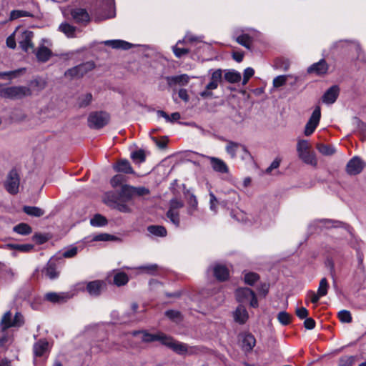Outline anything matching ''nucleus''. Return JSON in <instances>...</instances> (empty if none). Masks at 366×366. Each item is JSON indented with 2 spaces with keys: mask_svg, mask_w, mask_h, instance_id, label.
I'll return each mask as SVG.
<instances>
[{
  "mask_svg": "<svg viewBox=\"0 0 366 366\" xmlns=\"http://www.w3.org/2000/svg\"><path fill=\"white\" fill-rule=\"evenodd\" d=\"M296 149L298 157L304 163L313 167L317 165L316 155L313 152L310 151L311 145L307 140L298 139Z\"/></svg>",
  "mask_w": 366,
  "mask_h": 366,
  "instance_id": "f257e3e1",
  "label": "nucleus"
},
{
  "mask_svg": "<svg viewBox=\"0 0 366 366\" xmlns=\"http://www.w3.org/2000/svg\"><path fill=\"white\" fill-rule=\"evenodd\" d=\"M114 284V272L108 273L104 280H95L86 284V291L91 296L97 297L104 292L109 285Z\"/></svg>",
  "mask_w": 366,
  "mask_h": 366,
  "instance_id": "f03ea898",
  "label": "nucleus"
},
{
  "mask_svg": "<svg viewBox=\"0 0 366 366\" xmlns=\"http://www.w3.org/2000/svg\"><path fill=\"white\" fill-rule=\"evenodd\" d=\"M225 142H227L225 151L231 159L237 158L238 154L243 161H248L252 159V156L245 145L228 139H225Z\"/></svg>",
  "mask_w": 366,
  "mask_h": 366,
  "instance_id": "7ed1b4c3",
  "label": "nucleus"
},
{
  "mask_svg": "<svg viewBox=\"0 0 366 366\" xmlns=\"http://www.w3.org/2000/svg\"><path fill=\"white\" fill-rule=\"evenodd\" d=\"M30 95H31V90L25 86H14L0 89V96L4 98L16 99Z\"/></svg>",
  "mask_w": 366,
  "mask_h": 366,
  "instance_id": "20e7f679",
  "label": "nucleus"
},
{
  "mask_svg": "<svg viewBox=\"0 0 366 366\" xmlns=\"http://www.w3.org/2000/svg\"><path fill=\"white\" fill-rule=\"evenodd\" d=\"M353 49L357 54L361 51L360 44L354 40L340 39L334 41L330 46V50L333 53H345Z\"/></svg>",
  "mask_w": 366,
  "mask_h": 366,
  "instance_id": "39448f33",
  "label": "nucleus"
},
{
  "mask_svg": "<svg viewBox=\"0 0 366 366\" xmlns=\"http://www.w3.org/2000/svg\"><path fill=\"white\" fill-rule=\"evenodd\" d=\"M237 300L240 303L249 302L250 306L256 308L258 307V301L254 292L249 288H239L235 292Z\"/></svg>",
  "mask_w": 366,
  "mask_h": 366,
  "instance_id": "423d86ee",
  "label": "nucleus"
},
{
  "mask_svg": "<svg viewBox=\"0 0 366 366\" xmlns=\"http://www.w3.org/2000/svg\"><path fill=\"white\" fill-rule=\"evenodd\" d=\"M109 121V115L104 112H92L88 117V125L90 128L100 129Z\"/></svg>",
  "mask_w": 366,
  "mask_h": 366,
  "instance_id": "0eeeda50",
  "label": "nucleus"
},
{
  "mask_svg": "<svg viewBox=\"0 0 366 366\" xmlns=\"http://www.w3.org/2000/svg\"><path fill=\"white\" fill-rule=\"evenodd\" d=\"M19 184L20 178L17 171L16 169L11 170L7 174L4 182L6 191L11 194H17L19 192Z\"/></svg>",
  "mask_w": 366,
  "mask_h": 366,
  "instance_id": "6e6552de",
  "label": "nucleus"
},
{
  "mask_svg": "<svg viewBox=\"0 0 366 366\" xmlns=\"http://www.w3.org/2000/svg\"><path fill=\"white\" fill-rule=\"evenodd\" d=\"M366 166V163L358 156L353 157L346 164L345 171L350 176L360 174Z\"/></svg>",
  "mask_w": 366,
  "mask_h": 366,
  "instance_id": "1a4fd4ad",
  "label": "nucleus"
},
{
  "mask_svg": "<svg viewBox=\"0 0 366 366\" xmlns=\"http://www.w3.org/2000/svg\"><path fill=\"white\" fill-rule=\"evenodd\" d=\"M94 68V63L93 61H87L68 69L65 72V76L71 78H80Z\"/></svg>",
  "mask_w": 366,
  "mask_h": 366,
  "instance_id": "9d476101",
  "label": "nucleus"
},
{
  "mask_svg": "<svg viewBox=\"0 0 366 366\" xmlns=\"http://www.w3.org/2000/svg\"><path fill=\"white\" fill-rule=\"evenodd\" d=\"M7 319H11V312L8 311L3 315L0 325L1 329L6 330L11 327H20L24 324L23 315L16 312L12 321H7Z\"/></svg>",
  "mask_w": 366,
  "mask_h": 366,
  "instance_id": "9b49d317",
  "label": "nucleus"
},
{
  "mask_svg": "<svg viewBox=\"0 0 366 366\" xmlns=\"http://www.w3.org/2000/svg\"><path fill=\"white\" fill-rule=\"evenodd\" d=\"M164 345L171 348L174 352L180 355H184L189 353H191L189 349L187 344L177 342L170 336L167 335L166 339L164 340Z\"/></svg>",
  "mask_w": 366,
  "mask_h": 366,
  "instance_id": "f8f14e48",
  "label": "nucleus"
},
{
  "mask_svg": "<svg viewBox=\"0 0 366 366\" xmlns=\"http://www.w3.org/2000/svg\"><path fill=\"white\" fill-rule=\"evenodd\" d=\"M34 34L29 30L17 31V40L20 47L25 51H28L29 49H33L32 39Z\"/></svg>",
  "mask_w": 366,
  "mask_h": 366,
  "instance_id": "ddd939ff",
  "label": "nucleus"
},
{
  "mask_svg": "<svg viewBox=\"0 0 366 366\" xmlns=\"http://www.w3.org/2000/svg\"><path fill=\"white\" fill-rule=\"evenodd\" d=\"M321 117V111L319 107H317L312 113L308 122H307L304 134L305 136H310L317 127Z\"/></svg>",
  "mask_w": 366,
  "mask_h": 366,
  "instance_id": "4468645a",
  "label": "nucleus"
},
{
  "mask_svg": "<svg viewBox=\"0 0 366 366\" xmlns=\"http://www.w3.org/2000/svg\"><path fill=\"white\" fill-rule=\"evenodd\" d=\"M254 30L242 31L241 33L236 31L234 34V39L239 44L247 49H250L254 38Z\"/></svg>",
  "mask_w": 366,
  "mask_h": 366,
  "instance_id": "2eb2a0df",
  "label": "nucleus"
},
{
  "mask_svg": "<svg viewBox=\"0 0 366 366\" xmlns=\"http://www.w3.org/2000/svg\"><path fill=\"white\" fill-rule=\"evenodd\" d=\"M134 336H137L141 335V340L144 342H152L155 341L160 342L162 345L164 343V340L166 339L167 335L162 332H157L155 334L149 333L145 330H137L134 331L132 332Z\"/></svg>",
  "mask_w": 366,
  "mask_h": 366,
  "instance_id": "dca6fc26",
  "label": "nucleus"
},
{
  "mask_svg": "<svg viewBox=\"0 0 366 366\" xmlns=\"http://www.w3.org/2000/svg\"><path fill=\"white\" fill-rule=\"evenodd\" d=\"M329 69V65L327 61L322 59L318 62L314 63L310 65L307 71L308 74H315L316 75H324L325 74Z\"/></svg>",
  "mask_w": 366,
  "mask_h": 366,
  "instance_id": "f3484780",
  "label": "nucleus"
},
{
  "mask_svg": "<svg viewBox=\"0 0 366 366\" xmlns=\"http://www.w3.org/2000/svg\"><path fill=\"white\" fill-rule=\"evenodd\" d=\"M240 199L239 194L233 189L227 192V197L220 201V205L227 209L237 205Z\"/></svg>",
  "mask_w": 366,
  "mask_h": 366,
  "instance_id": "a211bd4d",
  "label": "nucleus"
},
{
  "mask_svg": "<svg viewBox=\"0 0 366 366\" xmlns=\"http://www.w3.org/2000/svg\"><path fill=\"white\" fill-rule=\"evenodd\" d=\"M165 79L168 86L172 87L175 86H186L190 80V76L186 74H183L180 75L168 76H166Z\"/></svg>",
  "mask_w": 366,
  "mask_h": 366,
  "instance_id": "6ab92c4d",
  "label": "nucleus"
},
{
  "mask_svg": "<svg viewBox=\"0 0 366 366\" xmlns=\"http://www.w3.org/2000/svg\"><path fill=\"white\" fill-rule=\"evenodd\" d=\"M71 16L73 20L76 24H87L90 21V17L89 14L85 9H74L71 11Z\"/></svg>",
  "mask_w": 366,
  "mask_h": 366,
  "instance_id": "aec40b11",
  "label": "nucleus"
},
{
  "mask_svg": "<svg viewBox=\"0 0 366 366\" xmlns=\"http://www.w3.org/2000/svg\"><path fill=\"white\" fill-rule=\"evenodd\" d=\"M207 158L209 159L211 167L214 172L221 174L229 172V167L222 159L214 157H208Z\"/></svg>",
  "mask_w": 366,
  "mask_h": 366,
  "instance_id": "412c9836",
  "label": "nucleus"
},
{
  "mask_svg": "<svg viewBox=\"0 0 366 366\" xmlns=\"http://www.w3.org/2000/svg\"><path fill=\"white\" fill-rule=\"evenodd\" d=\"M340 89L338 86L334 85L330 87L322 96V102L327 104H332L335 102L339 96Z\"/></svg>",
  "mask_w": 366,
  "mask_h": 366,
  "instance_id": "4be33fe9",
  "label": "nucleus"
},
{
  "mask_svg": "<svg viewBox=\"0 0 366 366\" xmlns=\"http://www.w3.org/2000/svg\"><path fill=\"white\" fill-rule=\"evenodd\" d=\"M134 187L129 184H122L118 194L119 200L130 202L134 196Z\"/></svg>",
  "mask_w": 366,
  "mask_h": 366,
  "instance_id": "5701e85b",
  "label": "nucleus"
},
{
  "mask_svg": "<svg viewBox=\"0 0 366 366\" xmlns=\"http://www.w3.org/2000/svg\"><path fill=\"white\" fill-rule=\"evenodd\" d=\"M210 269H212L213 274L216 279L219 281H224L229 277V270L224 265L217 264L212 266Z\"/></svg>",
  "mask_w": 366,
  "mask_h": 366,
  "instance_id": "b1692460",
  "label": "nucleus"
},
{
  "mask_svg": "<svg viewBox=\"0 0 366 366\" xmlns=\"http://www.w3.org/2000/svg\"><path fill=\"white\" fill-rule=\"evenodd\" d=\"M71 295L65 292H48L45 295L44 298L46 300L52 303H60L69 299Z\"/></svg>",
  "mask_w": 366,
  "mask_h": 366,
  "instance_id": "393cba45",
  "label": "nucleus"
},
{
  "mask_svg": "<svg viewBox=\"0 0 366 366\" xmlns=\"http://www.w3.org/2000/svg\"><path fill=\"white\" fill-rule=\"evenodd\" d=\"M320 226L325 227V228H337V227H345V229L349 232L351 233L350 227L347 224H344L340 221H334L331 219H320L317 221Z\"/></svg>",
  "mask_w": 366,
  "mask_h": 366,
  "instance_id": "a878e982",
  "label": "nucleus"
},
{
  "mask_svg": "<svg viewBox=\"0 0 366 366\" xmlns=\"http://www.w3.org/2000/svg\"><path fill=\"white\" fill-rule=\"evenodd\" d=\"M233 317L236 322L242 325L248 320L249 315L244 306L239 305L233 312Z\"/></svg>",
  "mask_w": 366,
  "mask_h": 366,
  "instance_id": "bb28decb",
  "label": "nucleus"
},
{
  "mask_svg": "<svg viewBox=\"0 0 366 366\" xmlns=\"http://www.w3.org/2000/svg\"><path fill=\"white\" fill-rule=\"evenodd\" d=\"M42 273L50 280H54L59 277V272L57 271L56 264L53 262L52 259L48 262L46 267L43 269Z\"/></svg>",
  "mask_w": 366,
  "mask_h": 366,
  "instance_id": "cd10ccee",
  "label": "nucleus"
},
{
  "mask_svg": "<svg viewBox=\"0 0 366 366\" xmlns=\"http://www.w3.org/2000/svg\"><path fill=\"white\" fill-rule=\"evenodd\" d=\"M58 30L67 38H74L76 37L77 29L67 22H63L59 26Z\"/></svg>",
  "mask_w": 366,
  "mask_h": 366,
  "instance_id": "c85d7f7f",
  "label": "nucleus"
},
{
  "mask_svg": "<svg viewBox=\"0 0 366 366\" xmlns=\"http://www.w3.org/2000/svg\"><path fill=\"white\" fill-rule=\"evenodd\" d=\"M116 172L124 174H135L130 162L127 159H121L116 162Z\"/></svg>",
  "mask_w": 366,
  "mask_h": 366,
  "instance_id": "c756f323",
  "label": "nucleus"
},
{
  "mask_svg": "<svg viewBox=\"0 0 366 366\" xmlns=\"http://www.w3.org/2000/svg\"><path fill=\"white\" fill-rule=\"evenodd\" d=\"M101 4V10L106 11L107 13L102 14L99 19H104L112 16V9L113 8V0H99Z\"/></svg>",
  "mask_w": 366,
  "mask_h": 366,
  "instance_id": "7c9ffc66",
  "label": "nucleus"
},
{
  "mask_svg": "<svg viewBox=\"0 0 366 366\" xmlns=\"http://www.w3.org/2000/svg\"><path fill=\"white\" fill-rule=\"evenodd\" d=\"M49 350V342L45 340H40L34 345V352L36 356H42Z\"/></svg>",
  "mask_w": 366,
  "mask_h": 366,
  "instance_id": "2f4dec72",
  "label": "nucleus"
},
{
  "mask_svg": "<svg viewBox=\"0 0 366 366\" xmlns=\"http://www.w3.org/2000/svg\"><path fill=\"white\" fill-rule=\"evenodd\" d=\"M51 56V50L44 46H40L36 52V56L38 61L41 62L47 61L50 59Z\"/></svg>",
  "mask_w": 366,
  "mask_h": 366,
  "instance_id": "473e14b6",
  "label": "nucleus"
},
{
  "mask_svg": "<svg viewBox=\"0 0 366 366\" xmlns=\"http://www.w3.org/2000/svg\"><path fill=\"white\" fill-rule=\"evenodd\" d=\"M256 340L251 334H246L242 338V349L245 352L251 351L255 345Z\"/></svg>",
  "mask_w": 366,
  "mask_h": 366,
  "instance_id": "72a5a7b5",
  "label": "nucleus"
},
{
  "mask_svg": "<svg viewBox=\"0 0 366 366\" xmlns=\"http://www.w3.org/2000/svg\"><path fill=\"white\" fill-rule=\"evenodd\" d=\"M90 242H109L114 240V236L107 233H101L87 237Z\"/></svg>",
  "mask_w": 366,
  "mask_h": 366,
  "instance_id": "f704fd0d",
  "label": "nucleus"
},
{
  "mask_svg": "<svg viewBox=\"0 0 366 366\" xmlns=\"http://www.w3.org/2000/svg\"><path fill=\"white\" fill-rule=\"evenodd\" d=\"M224 79L229 83H237L241 80V74L235 70H228L224 74Z\"/></svg>",
  "mask_w": 366,
  "mask_h": 366,
  "instance_id": "c9c22d12",
  "label": "nucleus"
},
{
  "mask_svg": "<svg viewBox=\"0 0 366 366\" xmlns=\"http://www.w3.org/2000/svg\"><path fill=\"white\" fill-rule=\"evenodd\" d=\"M148 232L157 237H165L167 235V229L164 227L160 225H151L147 228Z\"/></svg>",
  "mask_w": 366,
  "mask_h": 366,
  "instance_id": "e433bc0d",
  "label": "nucleus"
},
{
  "mask_svg": "<svg viewBox=\"0 0 366 366\" xmlns=\"http://www.w3.org/2000/svg\"><path fill=\"white\" fill-rule=\"evenodd\" d=\"M107 219L102 214H97L91 219L90 224L93 227H100L107 224Z\"/></svg>",
  "mask_w": 366,
  "mask_h": 366,
  "instance_id": "4c0bfd02",
  "label": "nucleus"
},
{
  "mask_svg": "<svg viewBox=\"0 0 366 366\" xmlns=\"http://www.w3.org/2000/svg\"><path fill=\"white\" fill-rule=\"evenodd\" d=\"M23 211L29 216L37 217H41L44 214V211L37 207L25 206L23 208Z\"/></svg>",
  "mask_w": 366,
  "mask_h": 366,
  "instance_id": "58836bf2",
  "label": "nucleus"
},
{
  "mask_svg": "<svg viewBox=\"0 0 366 366\" xmlns=\"http://www.w3.org/2000/svg\"><path fill=\"white\" fill-rule=\"evenodd\" d=\"M129 281L128 275L122 271L116 270L115 284L116 286L120 287L125 285Z\"/></svg>",
  "mask_w": 366,
  "mask_h": 366,
  "instance_id": "ea45409f",
  "label": "nucleus"
},
{
  "mask_svg": "<svg viewBox=\"0 0 366 366\" xmlns=\"http://www.w3.org/2000/svg\"><path fill=\"white\" fill-rule=\"evenodd\" d=\"M14 231L21 235H27L31 233L32 229L29 224L21 223L14 227Z\"/></svg>",
  "mask_w": 366,
  "mask_h": 366,
  "instance_id": "a19ab883",
  "label": "nucleus"
},
{
  "mask_svg": "<svg viewBox=\"0 0 366 366\" xmlns=\"http://www.w3.org/2000/svg\"><path fill=\"white\" fill-rule=\"evenodd\" d=\"M7 247L13 249L18 250L21 252H28L33 249L34 246L31 244H8L6 245Z\"/></svg>",
  "mask_w": 366,
  "mask_h": 366,
  "instance_id": "79ce46f5",
  "label": "nucleus"
},
{
  "mask_svg": "<svg viewBox=\"0 0 366 366\" xmlns=\"http://www.w3.org/2000/svg\"><path fill=\"white\" fill-rule=\"evenodd\" d=\"M165 316L169 320L175 322H179L182 320V315L181 312L175 310H169L165 312Z\"/></svg>",
  "mask_w": 366,
  "mask_h": 366,
  "instance_id": "37998d69",
  "label": "nucleus"
},
{
  "mask_svg": "<svg viewBox=\"0 0 366 366\" xmlns=\"http://www.w3.org/2000/svg\"><path fill=\"white\" fill-rule=\"evenodd\" d=\"M0 332V347H5L12 342L11 336L5 330Z\"/></svg>",
  "mask_w": 366,
  "mask_h": 366,
  "instance_id": "c03bdc74",
  "label": "nucleus"
},
{
  "mask_svg": "<svg viewBox=\"0 0 366 366\" xmlns=\"http://www.w3.org/2000/svg\"><path fill=\"white\" fill-rule=\"evenodd\" d=\"M31 13L24 10H12L10 13L9 20L13 21L21 17H31Z\"/></svg>",
  "mask_w": 366,
  "mask_h": 366,
  "instance_id": "a18cd8bd",
  "label": "nucleus"
},
{
  "mask_svg": "<svg viewBox=\"0 0 366 366\" xmlns=\"http://www.w3.org/2000/svg\"><path fill=\"white\" fill-rule=\"evenodd\" d=\"M317 150L323 155H332L335 152V149L333 147L328 144H317Z\"/></svg>",
  "mask_w": 366,
  "mask_h": 366,
  "instance_id": "49530a36",
  "label": "nucleus"
},
{
  "mask_svg": "<svg viewBox=\"0 0 366 366\" xmlns=\"http://www.w3.org/2000/svg\"><path fill=\"white\" fill-rule=\"evenodd\" d=\"M167 217L169 222H172L175 227H178L180 223L179 214L177 211L168 210L167 212Z\"/></svg>",
  "mask_w": 366,
  "mask_h": 366,
  "instance_id": "de8ad7c7",
  "label": "nucleus"
},
{
  "mask_svg": "<svg viewBox=\"0 0 366 366\" xmlns=\"http://www.w3.org/2000/svg\"><path fill=\"white\" fill-rule=\"evenodd\" d=\"M289 77H292V75H280L274 78L272 84L274 88H279L286 84Z\"/></svg>",
  "mask_w": 366,
  "mask_h": 366,
  "instance_id": "09e8293b",
  "label": "nucleus"
},
{
  "mask_svg": "<svg viewBox=\"0 0 366 366\" xmlns=\"http://www.w3.org/2000/svg\"><path fill=\"white\" fill-rule=\"evenodd\" d=\"M209 209L214 213H217V207L219 204L220 202L217 199L216 196L212 192H209Z\"/></svg>",
  "mask_w": 366,
  "mask_h": 366,
  "instance_id": "8fccbe9b",
  "label": "nucleus"
},
{
  "mask_svg": "<svg viewBox=\"0 0 366 366\" xmlns=\"http://www.w3.org/2000/svg\"><path fill=\"white\" fill-rule=\"evenodd\" d=\"M131 158L134 160V162L140 164L145 161V154L144 152L142 149L137 150L131 154Z\"/></svg>",
  "mask_w": 366,
  "mask_h": 366,
  "instance_id": "3c124183",
  "label": "nucleus"
},
{
  "mask_svg": "<svg viewBox=\"0 0 366 366\" xmlns=\"http://www.w3.org/2000/svg\"><path fill=\"white\" fill-rule=\"evenodd\" d=\"M328 287H329V285H328L327 280L325 277H324L320 282L318 290H317V292L321 297H324L327 294Z\"/></svg>",
  "mask_w": 366,
  "mask_h": 366,
  "instance_id": "603ef678",
  "label": "nucleus"
},
{
  "mask_svg": "<svg viewBox=\"0 0 366 366\" xmlns=\"http://www.w3.org/2000/svg\"><path fill=\"white\" fill-rule=\"evenodd\" d=\"M138 46V44H133L124 40L116 39V49L128 50Z\"/></svg>",
  "mask_w": 366,
  "mask_h": 366,
  "instance_id": "864d4df0",
  "label": "nucleus"
},
{
  "mask_svg": "<svg viewBox=\"0 0 366 366\" xmlns=\"http://www.w3.org/2000/svg\"><path fill=\"white\" fill-rule=\"evenodd\" d=\"M78 252V247L76 246H71L66 248L61 253V257L64 258H71L76 255Z\"/></svg>",
  "mask_w": 366,
  "mask_h": 366,
  "instance_id": "5fc2aeb1",
  "label": "nucleus"
},
{
  "mask_svg": "<svg viewBox=\"0 0 366 366\" xmlns=\"http://www.w3.org/2000/svg\"><path fill=\"white\" fill-rule=\"evenodd\" d=\"M277 320L282 325H287L291 320V316L285 311L280 312L277 315Z\"/></svg>",
  "mask_w": 366,
  "mask_h": 366,
  "instance_id": "6e6d98bb",
  "label": "nucleus"
},
{
  "mask_svg": "<svg viewBox=\"0 0 366 366\" xmlns=\"http://www.w3.org/2000/svg\"><path fill=\"white\" fill-rule=\"evenodd\" d=\"M338 318L340 322L350 323L352 322V316L348 310H342L338 312Z\"/></svg>",
  "mask_w": 366,
  "mask_h": 366,
  "instance_id": "4d7b16f0",
  "label": "nucleus"
},
{
  "mask_svg": "<svg viewBox=\"0 0 366 366\" xmlns=\"http://www.w3.org/2000/svg\"><path fill=\"white\" fill-rule=\"evenodd\" d=\"M139 269L147 274H154L158 269V265L157 264H144L139 267Z\"/></svg>",
  "mask_w": 366,
  "mask_h": 366,
  "instance_id": "13d9d810",
  "label": "nucleus"
},
{
  "mask_svg": "<svg viewBox=\"0 0 366 366\" xmlns=\"http://www.w3.org/2000/svg\"><path fill=\"white\" fill-rule=\"evenodd\" d=\"M24 71H25V69L21 68V69L14 70V71L0 72V78L3 79L6 76H8L9 78L12 79V78L17 76L20 74H22Z\"/></svg>",
  "mask_w": 366,
  "mask_h": 366,
  "instance_id": "bf43d9fd",
  "label": "nucleus"
},
{
  "mask_svg": "<svg viewBox=\"0 0 366 366\" xmlns=\"http://www.w3.org/2000/svg\"><path fill=\"white\" fill-rule=\"evenodd\" d=\"M184 204L183 202L177 198L172 199L169 202V210L177 211L183 207Z\"/></svg>",
  "mask_w": 366,
  "mask_h": 366,
  "instance_id": "052dcab7",
  "label": "nucleus"
},
{
  "mask_svg": "<svg viewBox=\"0 0 366 366\" xmlns=\"http://www.w3.org/2000/svg\"><path fill=\"white\" fill-rule=\"evenodd\" d=\"M222 71L220 69L214 70L212 74L210 81L212 82H214L217 85L222 81Z\"/></svg>",
  "mask_w": 366,
  "mask_h": 366,
  "instance_id": "680f3d73",
  "label": "nucleus"
},
{
  "mask_svg": "<svg viewBox=\"0 0 366 366\" xmlns=\"http://www.w3.org/2000/svg\"><path fill=\"white\" fill-rule=\"evenodd\" d=\"M259 279V276L257 274L254 272H249L245 274L244 275V282L246 284L252 285L256 282Z\"/></svg>",
  "mask_w": 366,
  "mask_h": 366,
  "instance_id": "e2e57ef3",
  "label": "nucleus"
},
{
  "mask_svg": "<svg viewBox=\"0 0 366 366\" xmlns=\"http://www.w3.org/2000/svg\"><path fill=\"white\" fill-rule=\"evenodd\" d=\"M104 202L109 207L114 205V194L112 192H107L103 197Z\"/></svg>",
  "mask_w": 366,
  "mask_h": 366,
  "instance_id": "0e129e2a",
  "label": "nucleus"
},
{
  "mask_svg": "<svg viewBox=\"0 0 366 366\" xmlns=\"http://www.w3.org/2000/svg\"><path fill=\"white\" fill-rule=\"evenodd\" d=\"M172 51L177 58H181L182 56L189 53V49L184 48H179L177 45L172 46Z\"/></svg>",
  "mask_w": 366,
  "mask_h": 366,
  "instance_id": "69168bd1",
  "label": "nucleus"
},
{
  "mask_svg": "<svg viewBox=\"0 0 366 366\" xmlns=\"http://www.w3.org/2000/svg\"><path fill=\"white\" fill-rule=\"evenodd\" d=\"M197 199L194 194H192L189 199V207L188 208V213L192 214L193 212L197 209Z\"/></svg>",
  "mask_w": 366,
  "mask_h": 366,
  "instance_id": "338daca9",
  "label": "nucleus"
},
{
  "mask_svg": "<svg viewBox=\"0 0 366 366\" xmlns=\"http://www.w3.org/2000/svg\"><path fill=\"white\" fill-rule=\"evenodd\" d=\"M15 35H17V30L11 34L6 41L7 46L11 49H14L16 46Z\"/></svg>",
  "mask_w": 366,
  "mask_h": 366,
  "instance_id": "774afa93",
  "label": "nucleus"
}]
</instances>
